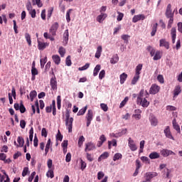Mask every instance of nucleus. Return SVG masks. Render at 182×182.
<instances>
[{
  "mask_svg": "<svg viewBox=\"0 0 182 182\" xmlns=\"http://www.w3.org/2000/svg\"><path fill=\"white\" fill-rule=\"evenodd\" d=\"M149 96L150 94H149L147 91H144V90H141L136 98L137 105H141L142 107H149L150 102H149L147 99H149Z\"/></svg>",
  "mask_w": 182,
  "mask_h": 182,
  "instance_id": "obj_1",
  "label": "nucleus"
},
{
  "mask_svg": "<svg viewBox=\"0 0 182 182\" xmlns=\"http://www.w3.org/2000/svg\"><path fill=\"white\" fill-rule=\"evenodd\" d=\"M141 69H143V64H139L135 68V75L132 80V85H136L140 79V73H141Z\"/></svg>",
  "mask_w": 182,
  "mask_h": 182,
  "instance_id": "obj_2",
  "label": "nucleus"
},
{
  "mask_svg": "<svg viewBox=\"0 0 182 182\" xmlns=\"http://www.w3.org/2000/svg\"><path fill=\"white\" fill-rule=\"evenodd\" d=\"M65 126L68 130V133H72L73 117H70L69 112H66L65 114Z\"/></svg>",
  "mask_w": 182,
  "mask_h": 182,
  "instance_id": "obj_3",
  "label": "nucleus"
},
{
  "mask_svg": "<svg viewBox=\"0 0 182 182\" xmlns=\"http://www.w3.org/2000/svg\"><path fill=\"white\" fill-rule=\"evenodd\" d=\"M58 29H59V23L55 22L51 26L50 28L49 29V33H50L52 36H56V32L58 31Z\"/></svg>",
  "mask_w": 182,
  "mask_h": 182,
  "instance_id": "obj_4",
  "label": "nucleus"
},
{
  "mask_svg": "<svg viewBox=\"0 0 182 182\" xmlns=\"http://www.w3.org/2000/svg\"><path fill=\"white\" fill-rule=\"evenodd\" d=\"M85 119L87 120V127H89L90 123H92V120H93V111L92 109L87 111Z\"/></svg>",
  "mask_w": 182,
  "mask_h": 182,
  "instance_id": "obj_5",
  "label": "nucleus"
},
{
  "mask_svg": "<svg viewBox=\"0 0 182 182\" xmlns=\"http://www.w3.org/2000/svg\"><path fill=\"white\" fill-rule=\"evenodd\" d=\"M159 92H160V86L153 84L149 90L150 95H156Z\"/></svg>",
  "mask_w": 182,
  "mask_h": 182,
  "instance_id": "obj_6",
  "label": "nucleus"
},
{
  "mask_svg": "<svg viewBox=\"0 0 182 182\" xmlns=\"http://www.w3.org/2000/svg\"><path fill=\"white\" fill-rule=\"evenodd\" d=\"M95 149H96V145H95L93 142L90 141L85 144V153H87V151H92V150H95Z\"/></svg>",
  "mask_w": 182,
  "mask_h": 182,
  "instance_id": "obj_7",
  "label": "nucleus"
},
{
  "mask_svg": "<svg viewBox=\"0 0 182 182\" xmlns=\"http://www.w3.org/2000/svg\"><path fill=\"white\" fill-rule=\"evenodd\" d=\"M128 146L132 151L137 150V145H136L134 140L132 139V138L128 139Z\"/></svg>",
  "mask_w": 182,
  "mask_h": 182,
  "instance_id": "obj_8",
  "label": "nucleus"
},
{
  "mask_svg": "<svg viewBox=\"0 0 182 182\" xmlns=\"http://www.w3.org/2000/svg\"><path fill=\"white\" fill-rule=\"evenodd\" d=\"M157 172H147L145 173L144 178L146 181H151V178H154V177H157Z\"/></svg>",
  "mask_w": 182,
  "mask_h": 182,
  "instance_id": "obj_9",
  "label": "nucleus"
},
{
  "mask_svg": "<svg viewBox=\"0 0 182 182\" xmlns=\"http://www.w3.org/2000/svg\"><path fill=\"white\" fill-rule=\"evenodd\" d=\"M149 122L151 123V126H154V127H156V126L159 124V119H157V117H156L153 114L149 116Z\"/></svg>",
  "mask_w": 182,
  "mask_h": 182,
  "instance_id": "obj_10",
  "label": "nucleus"
},
{
  "mask_svg": "<svg viewBox=\"0 0 182 182\" xmlns=\"http://www.w3.org/2000/svg\"><path fill=\"white\" fill-rule=\"evenodd\" d=\"M12 96L14 99H16V90H15V87H13L11 89V93H9V100L10 105L14 103V99H12Z\"/></svg>",
  "mask_w": 182,
  "mask_h": 182,
  "instance_id": "obj_11",
  "label": "nucleus"
},
{
  "mask_svg": "<svg viewBox=\"0 0 182 182\" xmlns=\"http://www.w3.org/2000/svg\"><path fill=\"white\" fill-rule=\"evenodd\" d=\"M165 15H166V18L174 17V12H173L171 11V4H168V6L166 7Z\"/></svg>",
  "mask_w": 182,
  "mask_h": 182,
  "instance_id": "obj_12",
  "label": "nucleus"
},
{
  "mask_svg": "<svg viewBox=\"0 0 182 182\" xmlns=\"http://www.w3.org/2000/svg\"><path fill=\"white\" fill-rule=\"evenodd\" d=\"M160 48L164 47L166 49H170V43L166 40V38H162L159 41Z\"/></svg>",
  "mask_w": 182,
  "mask_h": 182,
  "instance_id": "obj_13",
  "label": "nucleus"
},
{
  "mask_svg": "<svg viewBox=\"0 0 182 182\" xmlns=\"http://www.w3.org/2000/svg\"><path fill=\"white\" fill-rule=\"evenodd\" d=\"M164 134L167 139H170L171 140H176L174 137L173 136V134H171V132L170 131V127L167 126L166 128L164 131Z\"/></svg>",
  "mask_w": 182,
  "mask_h": 182,
  "instance_id": "obj_14",
  "label": "nucleus"
},
{
  "mask_svg": "<svg viewBox=\"0 0 182 182\" xmlns=\"http://www.w3.org/2000/svg\"><path fill=\"white\" fill-rule=\"evenodd\" d=\"M161 154L164 157H168V156H171L172 154L173 156H176V153H174L173 151L168 150V149H162L161 151Z\"/></svg>",
  "mask_w": 182,
  "mask_h": 182,
  "instance_id": "obj_15",
  "label": "nucleus"
},
{
  "mask_svg": "<svg viewBox=\"0 0 182 182\" xmlns=\"http://www.w3.org/2000/svg\"><path fill=\"white\" fill-rule=\"evenodd\" d=\"M144 19H146V16L144 14L135 15L132 18V22L136 23L139 21H144Z\"/></svg>",
  "mask_w": 182,
  "mask_h": 182,
  "instance_id": "obj_16",
  "label": "nucleus"
},
{
  "mask_svg": "<svg viewBox=\"0 0 182 182\" xmlns=\"http://www.w3.org/2000/svg\"><path fill=\"white\" fill-rule=\"evenodd\" d=\"M48 46H49L48 43H45L41 41H38V48L39 50H44V49H46Z\"/></svg>",
  "mask_w": 182,
  "mask_h": 182,
  "instance_id": "obj_17",
  "label": "nucleus"
},
{
  "mask_svg": "<svg viewBox=\"0 0 182 182\" xmlns=\"http://www.w3.org/2000/svg\"><path fill=\"white\" fill-rule=\"evenodd\" d=\"M171 35L172 43H176V38H177V30L176 29V28H171Z\"/></svg>",
  "mask_w": 182,
  "mask_h": 182,
  "instance_id": "obj_18",
  "label": "nucleus"
},
{
  "mask_svg": "<svg viewBox=\"0 0 182 182\" xmlns=\"http://www.w3.org/2000/svg\"><path fill=\"white\" fill-rule=\"evenodd\" d=\"M163 56V52L160 51V50H156L155 51V54L154 55V60H160V59L162 58Z\"/></svg>",
  "mask_w": 182,
  "mask_h": 182,
  "instance_id": "obj_19",
  "label": "nucleus"
},
{
  "mask_svg": "<svg viewBox=\"0 0 182 182\" xmlns=\"http://www.w3.org/2000/svg\"><path fill=\"white\" fill-rule=\"evenodd\" d=\"M69 41V30H65L63 33V43L68 45V41Z\"/></svg>",
  "mask_w": 182,
  "mask_h": 182,
  "instance_id": "obj_20",
  "label": "nucleus"
},
{
  "mask_svg": "<svg viewBox=\"0 0 182 182\" xmlns=\"http://www.w3.org/2000/svg\"><path fill=\"white\" fill-rule=\"evenodd\" d=\"M107 16V14H106L105 13H101V15H99L97 17V22H99V23H102V22H103V21L105 20Z\"/></svg>",
  "mask_w": 182,
  "mask_h": 182,
  "instance_id": "obj_21",
  "label": "nucleus"
},
{
  "mask_svg": "<svg viewBox=\"0 0 182 182\" xmlns=\"http://www.w3.org/2000/svg\"><path fill=\"white\" fill-rule=\"evenodd\" d=\"M105 141H106V136H105V134H102L100 136V141H98L97 142V147H102Z\"/></svg>",
  "mask_w": 182,
  "mask_h": 182,
  "instance_id": "obj_22",
  "label": "nucleus"
},
{
  "mask_svg": "<svg viewBox=\"0 0 182 182\" xmlns=\"http://www.w3.org/2000/svg\"><path fill=\"white\" fill-rule=\"evenodd\" d=\"M50 86L53 90L58 89V82H56V78L53 77L50 79Z\"/></svg>",
  "mask_w": 182,
  "mask_h": 182,
  "instance_id": "obj_23",
  "label": "nucleus"
},
{
  "mask_svg": "<svg viewBox=\"0 0 182 182\" xmlns=\"http://www.w3.org/2000/svg\"><path fill=\"white\" fill-rule=\"evenodd\" d=\"M102 46H99L97 48V51L95 53V58H97V59H99L100 58V56L102 55Z\"/></svg>",
  "mask_w": 182,
  "mask_h": 182,
  "instance_id": "obj_24",
  "label": "nucleus"
},
{
  "mask_svg": "<svg viewBox=\"0 0 182 182\" xmlns=\"http://www.w3.org/2000/svg\"><path fill=\"white\" fill-rule=\"evenodd\" d=\"M146 50H148L151 55V57L154 56L156 53V48H153L151 46H149L146 48Z\"/></svg>",
  "mask_w": 182,
  "mask_h": 182,
  "instance_id": "obj_25",
  "label": "nucleus"
},
{
  "mask_svg": "<svg viewBox=\"0 0 182 182\" xmlns=\"http://www.w3.org/2000/svg\"><path fill=\"white\" fill-rule=\"evenodd\" d=\"M158 26H159V23H157L153 24L152 30H151V36H156V33L157 32V27Z\"/></svg>",
  "mask_w": 182,
  "mask_h": 182,
  "instance_id": "obj_26",
  "label": "nucleus"
},
{
  "mask_svg": "<svg viewBox=\"0 0 182 182\" xmlns=\"http://www.w3.org/2000/svg\"><path fill=\"white\" fill-rule=\"evenodd\" d=\"M181 93V87L180 85H178L175 87L173 90V97H176V96H178L179 94Z\"/></svg>",
  "mask_w": 182,
  "mask_h": 182,
  "instance_id": "obj_27",
  "label": "nucleus"
},
{
  "mask_svg": "<svg viewBox=\"0 0 182 182\" xmlns=\"http://www.w3.org/2000/svg\"><path fill=\"white\" fill-rule=\"evenodd\" d=\"M149 159H151V160H154L156 159H160V154L157 152H151L149 154Z\"/></svg>",
  "mask_w": 182,
  "mask_h": 182,
  "instance_id": "obj_28",
  "label": "nucleus"
},
{
  "mask_svg": "<svg viewBox=\"0 0 182 182\" xmlns=\"http://www.w3.org/2000/svg\"><path fill=\"white\" fill-rule=\"evenodd\" d=\"M52 59L55 65H60V57L58 55H53L52 56Z\"/></svg>",
  "mask_w": 182,
  "mask_h": 182,
  "instance_id": "obj_29",
  "label": "nucleus"
},
{
  "mask_svg": "<svg viewBox=\"0 0 182 182\" xmlns=\"http://www.w3.org/2000/svg\"><path fill=\"white\" fill-rule=\"evenodd\" d=\"M17 143L18 144L19 147H23V144H25V140L22 136H18Z\"/></svg>",
  "mask_w": 182,
  "mask_h": 182,
  "instance_id": "obj_30",
  "label": "nucleus"
},
{
  "mask_svg": "<svg viewBox=\"0 0 182 182\" xmlns=\"http://www.w3.org/2000/svg\"><path fill=\"white\" fill-rule=\"evenodd\" d=\"M107 157H109V153L108 152H104L98 158V161L100 162V161H102V160H105V159H107Z\"/></svg>",
  "mask_w": 182,
  "mask_h": 182,
  "instance_id": "obj_31",
  "label": "nucleus"
},
{
  "mask_svg": "<svg viewBox=\"0 0 182 182\" xmlns=\"http://www.w3.org/2000/svg\"><path fill=\"white\" fill-rule=\"evenodd\" d=\"M101 66L100 65H97L94 68L93 76L96 77L99 75V72H100Z\"/></svg>",
  "mask_w": 182,
  "mask_h": 182,
  "instance_id": "obj_32",
  "label": "nucleus"
},
{
  "mask_svg": "<svg viewBox=\"0 0 182 182\" xmlns=\"http://www.w3.org/2000/svg\"><path fill=\"white\" fill-rule=\"evenodd\" d=\"M126 79H127V74L125 73H123L122 74L120 75V83L121 85H123L124 82H126Z\"/></svg>",
  "mask_w": 182,
  "mask_h": 182,
  "instance_id": "obj_33",
  "label": "nucleus"
},
{
  "mask_svg": "<svg viewBox=\"0 0 182 182\" xmlns=\"http://www.w3.org/2000/svg\"><path fill=\"white\" fill-rule=\"evenodd\" d=\"M25 38H26V41L27 43L28 44V46H31L32 41L31 40V35L28 33H25Z\"/></svg>",
  "mask_w": 182,
  "mask_h": 182,
  "instance_id": "obj_34",
  "label": "nucleus"
},
{
  "mask_svg": "<svg viewBox=\"0 0 182 182\" xmlns=\"http://www.w3.org/2000/svg\"><path fill=\"white\" fill-rule=\"evenodd\" d=\"M118 62H119V56L117 55V54H116L111 58L110 63H112V65H114Z\"/></svg>",
  "mask_w": 182,
  "mask_h": 182,
  "instance_id": "obj_35",
  "label": "nucleus"
},
{
  "mask_svg": "<svg viewBox=\"0 0 182 182\" xmlns=\"http://www.w3.org/2000/svg\"><path fill=\"white\" fill-rule=\"evenodd\" d=\"M112 144L114 146V147H116V146H117V141H116V139H113L112 141H108V149L109 150L112 149Z\"/></svg>",
  "mask_w": 182,
  "mask_h": 182,
  "instance_id": "obj_36",
  "label": "nucleus"
},
{
  "mask_svg": "<svg viewBox=\"0 0 182 182\" xmlns=\"http://www.w3.org/2000/svg\"><path fill=\"white\" fill-rule=\"evenodd\" d=\"M87 110V106L84 107L83 108L79 110V112L77 114V116H83V114L86 113Z\"/></svg>",
  "mask_w": 182,
  "mask_h": 182,
  "instance_id": "obj_37",
  "label": "nucleus"
},
{
  "mask_svg": "<svg viewBox=\"0 0 182 182\" xmlns=\"http://www.w3.org/2000/svg\"><path fill=\"white\" fill-rule=\"evenodd\" d=\"M80 168H81L82 171H83L85 170V168H86L87 164L82 159H80Z\"/></svg>",
  "mask_w": 182,
  "mask_h": 182,
  "instance_id": "obj_38",
  "label": "nucleus"
},
{
  "mask_svg": "<svg viewBox=\"0 0 182 182\" xmlns=\"http://www.w3.org/2000/svg\"><path fill=\"white\" fill-rule=\"evenodd\" d=\"M38 96V93L36 92V90H33L30 92V99L31 102H33V99Z\"/></svg>",
  "mask_w": 182,
  "mask_h": 182,
  "instance_id": "obj_39",
  "label": "nucleus"
},
{
  "mask_svg": "<svg viewBox=\"0 0 182 182\" xmlns=\"http://www.w3.org/2000/svg\"><path fill=\"white\" fill-rule=\"evenodd\" d=\"M58 53H60L61 58H63V56H65V53H66V49L63 46L60 47L58 49Z\"/></svg>",
  "mask_w": 182,
  "mask_h": 182,
  "instance_id": "obj_40",
  "label": "nucleus"
},
{
  "mask_svg": "<svg viewBox=\"0 0 182 182\" xmlns=\"http://www.w3.org/2000/svg\"><path fill=\"white\" fill-rule=\"evenodd\" d=\"M61 103H62V98H61L60 95H58L57 97V107H58V110H60Z\"/></svg>",
  "mask_w": 182,
  "mask_h": 182,
  "instance_id": "obj_41",
  "label": "nucleus"
},
{
  "mask_svg": "<svg viewBox=\"0 0 182 182\" xmlns=\"http://www.w3.org/2000/svg\"><path fill=\"white\" fill-rule=\"evenodd\" d=\"M72 11H73V9H70L66 13V21L68 23L70 22V14L72 13Z\"/></svg>",
  "mask_w": 182,
  "mask_h": 182,
  "instance_id": "obj_42",
  "label": "nucleus"
},
{
  "mask_svg": "<svg viewBox=\"0 0 182 182\" xmlns=\"http://www.w3.org/2000/svg\"><path fill=\"white\" fill-rule=\"evenodd\" d=\"M84 141H85V136H80L78 139V147H82V146H83Z\"/></svg>",
  "mask_w": 182,
  "mask_h": 182,
  "instance_id": "obj_43",
  "label": "nucleus"
},
{
  "mask_svg": "<svg viewBox=\"0 0 182 182\" xmlns=\"http://www.w3.org/2000/svg\"><path fill=\"white\" fill-rule=\"evenodd\" d=\"M47 60H48V58L46 57L45 58H41L40 60L41 69H43V68H45V63H46Z\"/></svg>",
  "mask_w": 182,
  "mask_h": 182,
  "instance_id": "obj_44",
  "label": "nucleus"
},
{
  "mask_svg": "<svg viewBox=\"0 0 182 182\" xmlns=\"http://www.w3.org/2000/svg\"><path fill=\"white\" fill-rule=\"evenodd\" d=\"M145 143H146V141L144 140H142L140 141V143H139V149H140L139 152L140 153H143Z\"/></svg>",
  "mask_w": 182,
  "mask_h": 182,
  "instance_id": "obj_45",
  "label": "nucleus"
},
{
  "mask_svg": "<svg viewBox=\"0 0 182 182\" xmlns=\"http://www.w3.org/2000/svg\"><path fill=\"white\" fill-rule=\"evenodd\" d=\"M122 154L117 153L114 154V156L113 157V161H117V160H120V159H122Z\"/></svg>",
  "mask_w": 182,
  "mask_h": 182,
  "instance_id": "obj_46",
  "label": "nucleus"
},
{
  "mask_svg": "<svg viewBox=\"0 0 182 182\" xmlns=\"http://www.w3.org/2000/svg\"><path fill=\"white\" fill-rule=\"evenodd\" d=\"M173 22H174V17H169V21L168 22V26H167L168 29H170V28H171V26L173 25Z\"/></svg>",
  "mask_w": 182,
  "mask_h": 182,
  "instance_id": "obj_47",
  "label": "nucleus"
},
{
  "mask_svg": "<svg viewBox=\"0 0 182 182\" xmlns=\"http://www.w3.org/2000/svg\"><path fill=\"white\" fill-rule=\"evenodd\" d=\"M173 127L178 133H180L181 132V130L180 129V126H178L177 123L173 122Z\"/></svg>",
  "mask_w": 182,
  "mask_h": 182,
  "instance_id": "obj_48",
  "label": "nucleus"
},
{
  "mask_svg": "<svg viewBox=\"0 0 182 182\" xmlns=\"http://www.w3.org/2000/svg\"><path fill=\"white\" fill-rule=\"evenodd\" d=\"M166 110H168V112H176V110H177V108L172 105H168L166 107Z\"/></svg>",
  "mask_w": 182,
  "mask_h": 182,
  "instance_id": "obj_49",
  "label": "nucleus"
},
{
  "mask_svg": "<svg viewBox=\"0 0 182 182\" xmlns=\"http://www.w3.org/2000/svg\"><path fill=\"white\" fill-rule=\"evenodd\" d=\"M47 177H50L51 178H53L55 177V175L53 174V170L50 169L46 173Z\"/></svg>",
  "mask_w": 182,
  "mask_h": 182,
  "instance_id": "obj_50",
  "label": "nucleus"
},
{
  "mask_svg": "<svg viewBox=\"0 0 182 182\" xmlns=\"http://www.w3.org/2000/svg\"><path fill=\"white\" fill-rule=\"evenodd\" d=\"M105 76H106V71L105 70H102L99 74V79L102 80L103 77H105Z\"/></svg>",
  "mask_w": 182,
  "mask_h": 182,
  "instance_id": "obj_51",
  "label": "nucleus"
},
{
  "mask_svg": "<svg viewBox=\"0 0 182 182\" xmlns=\"http://www.w3.org/2000/svg\"><path fill=\"white\" fill-rule=\"evenodd\" d=\"M28 14L31 15V18H36V10L32 9L28 11Z\"/></svg>",
  "mask_w": 182,
  "mask_h": 182,
  "instance_id": "obj_52",
  "label": "nucleus"
},
{
  "mask_svg": "<svg viewBox=\"0 0 182 182\" xmlns=\"http://www.w3.org/2000/svg\"><path fill=\"white\" fill-rule=\"evenodd\" d=\"M63 139V136L62 135V134H60V131L58 130V134L56 135V140H59V141H62Z\"/></svg>",
  "mask_w": 182,
  "mask_h": 182,
  "instance_id": "obj_53",
  "label": "nucleus"
},
{
  "mask_svg": "<svg viewBox=\"0 0 182 182\" xmlns=\"http://www.w3.org/2000/svg\"><path fill=\"white\" fill-rule=\"evenodd\" d=\"M90 66V63H87L84 66L79 68L78 70H86L87 69H89Z\"/></svg>",
  "mask_w": 182,
  "mask_h": 182,
  "instance_id": "obj_54",
  "label": "nucleus"
},
{
  "mask_svg": "<svg viewBox=\"0 0 182 182\" xmlns=\"http://www.w3.org/2000/svg\"><path fill=\"white\" fill-rule=\"evenodd\" d=\"M100 107L104 112H107V110H109V107L105 103L100 104Z\"/></svg>",
  "mask_w": 182,
  "mask_h": 182,
  "instance_id": "obj_55",
  "label": "nucleus"
},
{
  "mask_svg": "<svg viewBox=\"0 0 182 182\" xmlns=\"http://www.w3.org/2000/svg\"><path fill=\"white\" fill-rule=\"evenodd\" d=\"M29 139L30 141H32V140H33V127H31L29 130Z\"/></svg>",
  "mask_w": 182,
  "mask_h": 182,
  "instance_id": "obj_56",
  "label": "nucleus"
},
{
  "mask_svg": "<svg viewBox=\"0 0 182 182\" xmlns=\"http://www.w3.org/2000/svg\"><path fill=\"white\" fill-rule=\"evenodd\" d=\"M129 102V97H126L124 100L120 104V107H124V106L126 105V104Z\"/></svg>",
  "mask_w": 182,
  "mask_h": 182,
  "instance_id": "obj_57",
  "label": "nucleus"
},
{
  "mask_svg": "<svg viewBox=\"0 0 182 182\" xmlns=\"http://www.w3.org/2000/svg\"><path fill=\"white\" fill-rule=\"evenodd\" d=\"M65 63H66L67 66H72V60H70V55H68L66 58Z\"/></svg>",
  "mask_w": 182,
  "mask_h": 182,
  "instance_id": "obj_58",
  "label": "nucleus"
},
{
  "mask_svg": "<svg viewBox=\"0 0 182 182\" xmlns=\"http://www.w3.org/2000/svg\"><path fill=\"white\" fill-rule=\"evenodd\" d=\"M20 112L21 113H25L26 112V108H25V106L23 105V103L22 102L20 103Z\"/></svg>",
  "mask_w": 182,
  "mask_h": 182,
  "instance_id": "obj_59",
  "label": "nucleus"
},
{
  "mask_svg": "<svg viewBox=\"0 0 182 182\" xmlns=\"http://www.w3.org/2000/svg\"><path fill=\"white\" fill-rule=\"evenodd\" d=\"M86 159L87 160H88V161H93L95 160V159H93L92 156L91 154L87 153L86 154Z\"/></svg>",
  "mask_w": 182,
  "mask_h": 182,
  "instance_id": "obj_60",
  "label": "nucleus"
},
{
  "mask_svg": "<svg viewBox=\"0 0 182 182\" xmlns=\"http://www.w3.org/2000/svg\"><path fill=\"white\" fill-rule=\"evenodd\" d=\"M38 69L36 68H31V75L32 76H36V75H38Z\"/></svg>",
  "mask_w": 182,
  "mask_h": 182,
  "instance_id": "obj_61",
  "label": "nucleus"
},
{
  "mask_svg": "<svg viewBox=\"0 0 182 182\" xmlns=\"http://www.w3.org/2000/svg\"><path fill=\"white\" fill-rule=\"evenodd\" d=\"M103 177H105V173H103V171H99L97 173V179L102 180V178H103Z\"/></svg>",
  "mask_w": 182,
  "mask_h": 182,
  "instance_id": "obj_62",
  "label": "nucleus"
},
{
  "mask_svg": "<svg viewBox=\"0 0 182 182\" xmlns=\"http://www.w3.org/2000/svg\"><path fill=\"white\" fill-rule=\"evenodd\" d=\"M28 171H29V168L25 167L22 172V176L25 177L28 175Z\"/></svg>",
  "mask_w": 182,
  "mask_h": 182,
  "instance_id": "obj_63",
  "label": "nucleus"
},
{
  "mask_svg": "<svg viewBox=\"0 0 182 182\" xmlns=\"http://www.w3.org/2000/svg\"><path fill=\"white\" fill-rule=\"evenodd\" d=\"M178 32L182 33V23L181 22L178 23Z\"/></svg>",
  "mask_w": 182,
  "mask_h": 182,
  "instance_id": "obj_64",
  "label": "nucleus"
}]
</instances>
